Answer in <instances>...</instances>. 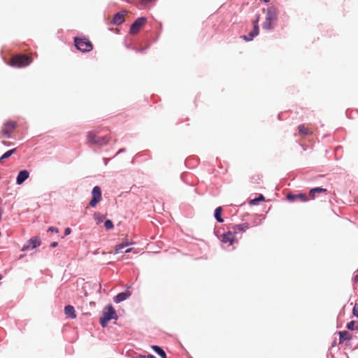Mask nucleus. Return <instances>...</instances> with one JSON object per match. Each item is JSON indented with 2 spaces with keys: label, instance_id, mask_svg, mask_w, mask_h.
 <instances>
[{
  "label": "nucleus",
  "instance_id": "obj_35",
  "mask_svg": "<svg viewBox=\"0 0 358 358\" xmlns=\"http://www.w3.org/2000/svg\"><path fill=\"white\" fill-rule=\"evenodd\" d=\"M131 250H132V248H129L126 249V250H124V252H125V253H128V252H131Z\"/></svg>",
  "mask_w": 358,
  "mask_h": 358
},
{
  "label": "nucleus",
  "instance_id": "obj_6",
  "mask_svg": "<svg viewBox=\"0 0 358 358\" xmlns=\"http://www.w3.org/2000/svg\"><path fill=\"white\" fill-rule=\"evenodd\" d=\"M17 127V122L15 121L6 122L0 132V138H9L11 134L15 129Z\"/></svg>",
  "mask_w": 358,
  "mask_h": 358
},
{
  "label": "nucleus",
  "instance_id": "obj_43",
  "mask_svg": "<svg viewBox=\"0 0 358 358\" xmlns=\"http://www.w3.org/2000/svg\"><path fill=\"white\" fill-rule=\"evenodd\" d=\"M24 257V255H20V258H22Z\"/></svg>",
  "mask_w": 358,
  "mask_h": 358
},
{
  "label": "nucleus",
  "instance_id": "obj_24",
  "mask_svg": "<svg viewBox=\"0 0 358 358\" xmlns=\"http://www.w3.org/2000/svg\"><path fill=\"white\" fill-rule=\"evenodd\" d=\"M264 199H265L264 196L262 194H260L257 198L251 199L249 201V204L250 206H255V205H257L259 201H264Z\"/></svg>",
  "mask_w": 358,
  "mask_h": 358
},
{
  "label": "nucleus",
  "instance_id": "obj_29",
  "mask_svg": "<svg viewBox=\"0 0 358 358\" xmlns=\"http://www.w3.org/2000/svg\"><path fill=\"white\" fill-rule=\"evenodd\" d=\"M260 179H261V177L259 175H257L252 178V180H254L257 183L259 182V180H260Z\"/></svg>",
  "mask_w": 358,
  "mask_h": 358
},
{
  "label": "nucleus",
  "instance_id": "obj_8",
  "mask_svg": "<svg viewBox=\"0 0 358 358\" xmlns=\"http://www.w3.org/2000/svg\"><path fill=\"white\" fill-rule=\"evenodd\" d=\"M92 198L90 202L91 207H95L101 200V190L99 186H95L92 192Z\"/></svg>",
  "mask_w": 358,
  "mask_h": 358
},
{
  "label": "nucleus",
  "instance_id": "obj_3",
  "mask_svg": "<svg viewBox=\"0 0 358 358\" xmlns=\"http://www.w3.org/2000/svg\"><path fill=\"white\" fill-rule=\"evenodd\" d=\"M110 140L109 136H99L95 131H89L87 135V142L91 145L103 146L108 144Z\"/></svg>",
  "mask_w": 358,
  "mask_h": 358
},
{
  "label": "nucleus",
  "instance_id": "obj_11",
  "mask_svg": "<svg viewBox=\"0 0 358 358\" xmlns=\"http://www.w3.org/2000/svg\"><path fill=\"white\" fill-rule=\"evenodd\" d=\"M287 199L290 201H296L299 200L301 202H306L308 201L307 195L301 193L298 194H288L287 195Z\"/></svg>",
  "mask_w": 358,
  "mask_h": 358
},
{
  "label": "nucleus",
  "instance_id": "obj_26",
  "mask_svg": "<svg viewBox=\"0 0 358 358\" xmlns=\"http://www.w3.org/2000/svg\"><path fill=\"white\" fill-rule=\"evenodd\" d=\"M130 245V243H120L115 245V252L119 253L120 252H122V250L126 248L127 246Z\"/></svg>",
  "mask_w": 358,
  "mask_h": 358
},
{
  "label": "nucleus",
  "instance_id": "obj_36",
  "mask_svg": "<svg viewBox=\"0 0 358 358\" xmlns=\"http://www.w3.org/2000/svg\"><path fill=\"white\" fill-rule=\"evenodd\" d=\"M259 224V222H257V221H256V220H255V221L253 222V225H254V226H257Z\"/></svg>",
  "mask_w": 358,
  "mask_h": 358
},
{
  "label": "nucleus",
  "instance_id": "obj_4",
  "mask_svg": "<svg viewBox=\"0 0 358 358\" xmlns=\"http://www.w3.org/2000/svg\"><path fill=\"white\" fill-rule=\"evenodd\" d=\"M117 316L115 308L112 305L106 306L102 312V316L100 318V324L103 327L107 326L108 322L112 319H117Z\"/></svg>",
  "mask_w": 358,
  "mask_h": 358
},
{
  "label": "nucleus",
  "instance_id": "obj_38",
  "mask_svg": "<svg viewBox=\"0 0 358 358\" xmlns=\"http://www.w3.org/2000/svg\"><path fill=\"white\" fill-rule=\"evenodd\" d=\"M2 143H3V144L6 145H10V143H8V142L4 141H2Z\"/></svg>",
  "mask_w": 358,
  "mask_h": 358
},
{
  "label": "nucleus",
  "instance_id": "obj_30",
  "mask_svg": "<svg viewBox=\"0 0 358 358\" xmlns=\"http://www.w3.org/2000/svg\"><path fill=\"white\" fill-rule=\"evenodd\" d=\"M48 231H52V232L55 231V232H56V233H58V232H59V230H58V229H57V228H56V227H49V229H48Z\"/></svg>",
  "mask_w": 358,
  "mask_h": 358
},
{
  "label": "nucleus",
  "instance_id": "obj_1",
  "mask_svg": "<svg viewBox=\"0 0 358 358\" xmlns=\"http://www.w3.org/2000/svg\"><path fill=\"white\" fill-rule=\"evenodd\" d=\"M278 10L274 6H270L266 9L265 20L262 24L264 29H273L277 22Z\"/></svg>",
  "mask_w": 358,
  "mask_h": 358
},
{
  "label": "nucleus",
  "instance_id": "obj_9",
  "mask_svg": "<svg viewBox=\"0 0 358 358\" xmlns=\"http://www.w3.org/2000/svg\"><path fill=\"white\" fill-rule=\"evenodd\" d=\"M146 19L145 17L138 18L130 27V33L131 34H137L141 28L145 24Z\"/></svg>",
  "mask_w": 358,
  "mask_h": 358
},
{
  "label": "nucleus",
  "instance_id": "obj_34",
  "mask_svg": "<svg viewBox=\"0 0 358 358\" xmlns=\"http://www.w3.org/2000/svg\"><path fill=\"white\" fill-rule=\"evenodd\" d=\"M135 358H146L145 355H138Z\"/></svg>",
  "mask_w": 358,
  "mask_h": 358
},
{
  "label": "nucleus",
  "instance_id": "obj_2",
  "mask_svg": "<svg viewBox=\"0 0 358 358\" xmlns=\"http://www.w3.org/2000/svg\"><path fill=\"white\" fill-rule=\"evenodd\" d=\"M32 60V57L27 55H15L10 59V65L18 68L24 67L30 64Z\"/></svg>",
  "mask_w": 358,
  "mask_h": 358
},
{
  "label": "nucleus",
  "instance_id": "obj_14",
  "mask_svg": "<svg viewBox=\"0 0 358 358\" xmlns=\"http://www.w3.org/2000/svg\"><path fill=\"white\" fill-rule=\"evenodd\" d=\"M29 173L27 170L20 171L16 179L17 184H22L29 178Z\"/></svg>",
  "mask_w": 358,
  "mask_h": 358
},
{
  "label": "nucleus",
  "instance_id": "obj_20",
  "mask_svg": "<svg viewBox=\"0 0 358 358\" xmlns=\"http://www.w3.org/2000/svg\"><path fill=\"white\" fill-rule=\"evenodd\" d=\"M222 207H217L215 210V218L218 222H223L224 220L222 218Z\"/></svg>",
  "mask_w": 358,
  "mask_h": 358
},
{
  "label": "nucleus",
  "instance_id": "obj_17",
  "mask_svg": "<svg viewBox=\"0 0 358 358\" xmlns=\"http://www.w3.org/2000/svg\"><path fill=\"white\" fill-rule=\"evenodd\" d=\"M64 313L66 316L74 319L76 317L75 309L73 306L68 305L64 308Z\"/></svg>",
  "mask_w": 358,
  "mask_h": 358
},
{
  "label": "nucleus",
  "instance_id": "obj_23",
  "mask_svg": "<svg viewBox=\"0 0 358 358\" xmlns=\"http://www.w3.org/2000/svg\"><path fill=\"white\" fill-rule=\"evenodd\" d=\"M17 149L14 148L10 150L7 151L5 152L1 157H0V162H3V161L6 159H8L10 157L13 153L16 152Z\"/></svg>",
  "mask_w": 358,
  "mask_h": 358
},
{
  "label": "nucleus",
  "instance_id": "obj_21",
  "mask_svg": "<svg viewBox=\"0 0 358 358\" xmlns=\"http://www.w3.org/2000/svg\"><path fill=\"white\" fill-rule=\"evenodd\" d=\"M250 228V225L248 223H243L240 224H237L234 227L235 231L238 230L241 232H244Z\"/></svg>",
  "mask_w": 358,
  "mask_h": 358
},
{
  "label": "nucleus",
  "instance_id": "obj_31",
  "mask_svg": "<svg viewBox=\"0 0 358 358\" xmlns=\"http://www.w3.org/2000/svg\"><path fill=\"white\" fill-rule=\"evenodd\" d=\"M71 232V230L70 228H66L65 229V231H64V234L65 236H67V235H69Z\"/></svg>",
  "mask_w": 358,
  "mask_h": 358
},
{
  "label": "nucleus",
  "instance_id": "obj_27",
  "mask_svg": "<svg viewBox=\"0 0 358 358\" xmlns=\"http://www.w3.org/2000/svg\"><path fill=\"white\" fill-rule=\"evenodd\" d=\"M104 227L107 230L112 229L114 227L113 223L111 220H107L104 222Z\"/></svg>",
  "mask_w": 358,
  "mask_h": 358
},
{
  "label": "nucleus",
  "instance_id": "obj_44",
  "mask_svg": "<svg viewBox=\"0 0 358 358\" xmlns=\"http://www.w3.org/2000/svg\"><path fill=\"white\" fill-rule=\"evenodd\" d=\"M357 272H358V268H357Z\"/></svg>",
  "mask_w": 358,
  "mask_h": 358
},
{
  "label": "nucleus",
  "instance_id": "obj_22",
  "mask_svg": "<svg viewBox=\"0 0 358 358\" xmlns=\"http://www.w3.org/2000/svg\"><path fill=\"white\" fill-rule=\"evenodd\" d=\"M327 192V189L322 187H315L313 188L310 190L309 194L312 197V199L315 198V195L316 193H322Z\"/></svg>",
  "mask_w": 358,
  "mask_h": 358
},
{
  "label": "nucleus",
  "instance_id": "obj_33",
  "mask_svg": "<svg viewBox=\"0 0 358 358\" xmlns=\"http://www.w3.org/2000/svg\"><path fill=\"white\" fill-rule=\"evenodd\" d=\"M121 243H130V245H132V242H129L127 239H124Z\"/></svg>",
  "mask_w": 358,
  "mask_h": 358
},
{
  "label": "nucleus",
  "instance_id": "obj_32",
  "mask_svg": "<svg viewBox=\"0 0 358 358\" xmlns=\"http://www.w3.org/2000/svg\"><path fill=\"white\" fill-rule=\"evenodd\" d=\"M57 245H58V243H57V242H52V243L50 244V246H51L52 248H55V247L57 246Z\"/></svg>",
  "mask_w": 358,
  "mask_h": 358
},
{
  "label": "nucleus",
  "instance_id": "obj_10",
  "mask_svg": "<svg viewBox=\"0 0 358 358\" xmlns=\"http://www.w3.org/2000/svg\"><path fill=\"white\" fill-rule=\"evenodd\" d=\"M41 245V240L39 237L34 236L30 238L22 248V251L27 250L30 248L34 249Z\"/></svg>",
  "mask_w": 358,
  "mask_h": 358
},
{
  "label": "nucleus",
  "instance_id": "obj_25",
  "mask_svg": "<svg viewBox=\"0 0 358 358\" xmlns=\"http://www.w3.org/2000/svg\"><path fill=\"white\" fill-rule=\"evenodd\" d=\"M94 220H96V224H99L101 222H102L104 219H105V215L101 214L99 212H96L94 214Z\"/></svg>",
  "mask_w": 358,
  "mask_h": 358
},
{
  "label": "nucleus",
  "instance_id": "obj_28",
  "mask_svg": "<svg viewBox=\"0 0 358 358\" xmlns=\"http://www.w3.org/2000/svg\"><path fill=\"white\" fill-rule=\"evenodd\" d=\"M357 322L355 321H351L347 324V328L350 330H354L355 329H357L358 326L357 325Z\"/></svg>",
  "mask_w": 358,
  "mask_h": 358
},
{
  "label": "nucleus",
  "instance_id": "obj_19",
  "mask_svg": "<svg viewBox=\"0 0 358 358\" xmlns=\"http://www.w3.org/2000/svg\"><path fill=\"white\" fill-rule=\"evenodd\" d=\"M151 348L157 353L158 354L161 358H166V354L164 351V350L157 345H152Z\"/></svg>",
  "mask_w": 358,
  "mask_h": 358
},
{
  "label": "nucleus",
  "instance_id": "obj_12",
  "mask_svg": "<svg viewBox=\"0 0 358 358\" xmlns=\"http://www.w3.org/2000/svg\"><path fill=\"white\" fill-rule=\"evenodd\" d=\"M235 234L234 233L231 232V231H228L225 234H224L222 236V241L224 243H229V245H232L233 243L235 241Z\"/></svg>",
  "mask_w": 358,
  "mask_h": 358
},
{
  "label": "nucleus",
  "instance_id": "obj_13",
  "mask_svg": "<svg viewBox=\"0 0 358 358\" xmlns=\"http://www.w3.org/2000/svg\"><path fill=\"white\" fill-rule=\"evenodd\" d=\"M126 13H127L126 11H122V12L116 13L113 18V24H121L122 22H124Z\"/></svg>",
  "mask_w": 358,
  "mask_h": 358
},
{
  "label": "nucleus",
  "instance_id": "obj_18",
  "mask_svg": "<svg viewBox=\"0 0 358 358\" xmlns=\"http://www.w3.org/2000/svg\"><path fill=\"white\" fill-rule=\"evenodd\" d=\"M338 334L340 343H342L346 340H350L351 338V334L347 331H339Z\"/></svg>",
  "mask_w": 358,
  "mask_h": 358
},
{
  "label": "nucleus",
  "instance_id": "obj_39",
  "mask_svg": "<svg viewBox=\"0 0 358 358\" xmlns=\"http://www.w3.org/2000/svg\"><path fill=\"white\" fill-rule=\"evenodd\" d=\"M358 280V275H356V277L355 278V281H357Z\"/></svg>",
  "mask_w": 358,
  "mask_h": 358
},
{
  "label": "nucleus",
  "instance_id": "obj_42",
  "mask_svg": "<svg viewBox=\"0 0 358 358\" xmlns=\"http://www.w3.org/2000/svg\"><path fill=\"white\" fill-rule=\"evenodd\" d=\"M263 1H265V2H268L269 1V0H263Z\"/></svg>",
  "mask_w": 358,
  "mask_h": 358
},
{
  "label": "nucleus",
  "instance_id": "obj_15",
  "mask_svg": "<svg viewBox=\"0 0 358 358\" xmlns=\"http://www.w3.org/2000/svg\"><path fill=\"white\" fill-rule=\"evenodd\" d=\"M131 295V293L129 291H126L124 292H121L115 296L113 299L114 301L117 303H120L127 299H128Z\"/></svg>",
  "mask_w": 358,
  "mask_h": 358
},
{
  "label": "nucleus",
  "instance_id": "obj_7",
  "mask_svg": "<svg viewBox=\"0 0 358 358\" xmlns=\"http://www.w3.org/2000/svg\"><path fill=\"white\" fill-rule=\"evenodd\" d=\"M260 19V15H257L256 19L252 21L253 29L248 34V36L243 35L241 37L246 41H252L253 38L259 34V25L258 22Z\"/></svg>",
  "mask_w": 358,
  "mask_h": 358
},
{
  "label": "nucleus",
  "instance_id": "obj_16",
  "mask_svg": "<svg viewBox=\"0 0 358 358\" xmlns=\"http://www.w3.org/2000/svg\"><path fill=\"white\" fill-rule=\"evenodd\" d=\"M299 134L301 136L311 135L313 131L304 124L298 126Z\"/></svg>",
  "mask_w": 358,
  "mask_h": 358
},
{
  "label": "nucleus",
  "instance_id": "obj_41",
  "mask_svg": "<svg viewBox=\"0 0 358 358\" xmlns=\"http://www.w3.org/2000/svg\"><path fill=\"white\" fill-rule=\"evenodd\" d=\"M353 313H356V310H355V308H354L353 309Z\"/></svg>",
  "mask_w": 358,
  "mask_h": 358
},
{
  "label": "nucleus",
  "instance_id": "obj_40",
  "mask_svg": "<svg viewBox=\"0 0 358 358\" xmlns=\"http://www.w3.org/2000/svg\"><path fill=\"white\" fill-rule=\"evenodd\" d=\"M3 278L2 275L0 273V280H1Z\"/></svg>",
  "mask_w": 358,
  "mask_h": 358
},
{
  "label": "nucleus",
  "instance_id": "obj_37",
  "mask_svg": "<svg viewBox=\"0 0 358 358\" xmlns=\"http://www.w3.org/2000/svg\"><path fill=\"white\" fill-rule=\"evenodd\" d=\"M147 357H148V358H155V357L154 355H150H150H148Z\"/></svg>",
  "mask_w": 358,
  "mask_h": 358
},
{
  "label": "nucleus",
  "instance_id": "obj_5",
  "mask_svg": "<svg viewBox=\"0 0 358 358\" xmlns=\"http://www.w3.org/2000/svg\"><path fill=\"white\" fill-rule=\"evenodd\" d=\"M74 42L76 48L83 52H90L93 49L92 43L86 38L76 37Z\"/></svg>",
  "mask_w": 358,
  "mask_h": 358
}]
</instances>
